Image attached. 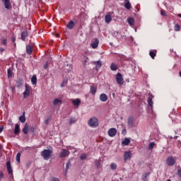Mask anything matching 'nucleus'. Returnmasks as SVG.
Segmentation results:
<instances>
[{
    "label": "nucleus",
    "instance_id": "obj_1",
    "mask_svg": "<svg viewBox=\"0 0 181 181\" xmlns=\"http://www.w3.org/2000/svg\"><path fill=\"white\" fill-rule=\"evenodd\" d=\"M52 153H53L52 148L44 149L41 152V155H42V158H44L45 160H49L50 158V156H52Z\"/></svg>",
    "mask_w": 181,
    "mask_h": 181
},
{
    "label": "nucleus",
    "instance_id": "obj_2",
    "mask_svg": "<svg viewBox=\"0 0 181 181\" xmlns=\"http://www.w3.org/2000/svg\"><path fill=\"white\" fill-rule=\"evenodd\" d=\"M88 125L91 127V128H97L98 127V119L95 117H91L88 122Z\"/></svg>",
    "mask_w": 181,
    "mask_h": 181
},
{
    "label": "nucleus",
    "instance_id": "obj_3",
    "mask_svg": "<svg viewBox=\"0 0 181 181\" xmlns=\"http://www.w3.org/2000/svg\"><path fill=\"white\" fill-rule=\"evenodd\" d=\"M116 81L119 86H124V83H125V81H124V78L122 77V74L120 73H117L116 74Z\"/></svg>",
    "mask_w": 181,
    "mask_h": 181
},
{
    "label": "nucleus",
    "instance_id": "obj_4",
    "mask_svg": "<svg viewBox=\"0 0 181 181\" xmlns=\"http://www.w3.org/2000/svg\"><path fill=\"white\" fill-rule=\"evenodd\" d=\"M25 89L23 93V98H28V97L30 95V90H32V88H30V86H28V84H25Z\"/></svg>",
    "mask_w": 181,
    "mask_h": 181
},
{
    "label": "nucleus",
    "instance_id": "obj_5",
    "mask_svg": "<svg viewBox=\"0 0 181 181\" xmlns=\"http://www.w3.org/2000/svg\"><path fill=\"white\" fill-rule=\"evenodd\" d=\"M166 163L168 166H173L176 163V160L173 157L170 156L167 158Z\"/></svg>",
    "mask_w": 181,
    "mask_h": 181
},
{
    "label": "nucleus",
    "instance_id": "obj_6",
    "mask_svg": "<svg viewBox=\"0 0 181 181\" xmlns=\"http://www.w3.org/2000/svg\"><path fill=\"white\" fill-rule=\"evenodd\" d=\"M132 158V151H129L124 152V159L125 162H127V160H131Z\"/></svg>",
    "mask_w": 181,
    "mask_h": 181
},
{
    "label": "nucleus",
    "instance_id": "obj_7",
    "mask_svg": "<svg viewBox=\"0 0 181 181\" xmlns=\"http://www.w3.org/2000/svg\"><path fill=\"white\" fill-rule=\"evenodd\" d=\"M107 134L111 138H113V136H115L117 135V129L115 128H111L108 130Z\"/></svg>",
    "mask_w": 181,
    "mask_h": 181
},
{
    "label": "nucleus",
    "instance_id": "obj_8",
    "mask_svg": "<svg viewBox=\"0 0 181 181\" xmlns=\"http://www.w3.org/2000/svg\"><path fill=\"white\" fill-rule=\"evenodd\" d=\"M4 2L6 9H11L12 5L11 4L10 0H1Z\"/></svg>",
    "mask_w": 181,
    "mask_h": 181
},
{
    "label": "nucleus",
    "instance_id": "obj_9",
    "mask_svg": "<svg viewBox=\"0 0 181 181\" xmlns=\"http://www.w3.org/2000/svg\"><path fill=\"white\" fill-rule=\"evenodd\" d=\"M127 124H128V126L130 128H134V125H135V124L134 122V117H130L128 118Z\"/></svg>",
    "mask_w": 181,
    "mask_h": 181
},
{
    "label": "nucleus",
    "instance_id": "obj_10",
    "mask_svg": "<svg viewBox=\"0 0 181 181\" xmlns=\"http://www.w3.org/2000/svg\"><path fill=\"white\" fill-rule=\"evenodd\" d=\"M29 36V33H28V30H24L21 33V40L23 42H25L26 40V37Z\"/></svg>",
    "mask_w": 181,
    "mask_h": 181
},
{
    "label": "nucleus",
    "instance_id": "obj_11",
    "mask_svg": "<svg viewBox=\"0 0 181 181\" xmlns=\"http://www.w3.org/2000/svg\"><path fill=\"white\" fill-rule=\"evenodd\" d=\"M152 100H153V96L152 95H149L148 98V104L151 108H153V101H152Z\"/></svg>",
    "mask_w": 181,
    "mask_h": 181
},
{
    "label": "nucleus",
    "instance_id": "obj_12",
    "mask_svg": "<svg viewBox=\"0 0 181 181\" xmlns=\"http://www.w3.org/2000/svg\"><path fill=\"white\" fill-rule=\"evenodd\" d=\"M100 43V40L98 39L95 38V41L92 42L91 47L93 49H97L98 47V44Z\"/></svg>",
    "mask_w": 181,
    "mask_h": 181
},
{
    "label": "nucleus",
    "instance_id": "obj_13",
    "mask_svg": "<svg viewBox=\"0 0 181 181\" xmlns=\"http://www.w3.org/2000/svg\"><path fill=\"white\" fill-rule=\"evenodd\" d=\"M23 86V80L18 78L16 82V86L17 88H21Z\"/></svg>",
    "mask_w": 181,
    "mask_h": 181
},
{
    "label": "nucleus",
    "instance_id": "obj_14",
    "mask_svg": "<svg viewBox=\"0 0 181 181\" xmlns=\"http://www.w3.org/2000/svg\"><path fill=\"white\" fill-rule=\"evenodd\" d=\"M26 53L27 54H32L33 53V47L32 45H27L26 46Z\"/></svg>",
    "mask_w": 181,
    "mask_h": 181
},
{
    "label": "nucleus",
    "instance_id": "obj_15",
    "mask_svg": "<svg viewBox=\"0 0 181 181\" xmlns=\"http://www.w3.org/2000/svg\"><path fill=\"white\" fill-rule=\"evenodd\" d=\"M100 100L103 101V103H105L107 100H108V96L105 93H102L100 95Z\"/></svg>",
    "mask_w": 181,
    "mask_h": 181
},
{
    "label": "nucleus",
    "instance_id": "obj_16",
    "mask_svg": "<svg viewBox=\"0 0 181 181\" xmlns=\"http://www.w3.org/2000/svg\"><path fill=\"white\" fill-rule=\"evenodd\" d=\"M21 133V126L18 124H16L14 129L15 135H19Z\"/></svg>",
    "mask_w": 181,
    "mask_h": 181
},
{
    "label": "nucleus",
    "instance_id": "obj_17",
    "mask_svg": "<svg viewBox=\"0 0 181 181\" xmlns=\"http://www.w3.org/2000/svg\"><path fill=\"white\" fill-rule=\"evenodd\" d=\"M72 104L74 107H78V105L81 104V100H80V99L78 98L75 99L72 101Z\"/></svg>",
    "mask_w": 181,
    "mask_h": 181
},
{
    "label": "nucleus",
    "instance_id": "obj_18",
    "mask_svg": "<svg viewBox=\"0 0 181 181\" xmlns=\"http://www.w3.org/2000/svg\"><path fill=\"white\" fill-rule=\"evenodd\" d=\"M74 26L75 25L74 21H69L66 25L67 29H69L70 30H71V29H74Z\"/></svg>",
    "mask_w": 181,
    "mask_h": 181
},
{
    "label": "nucleus",
    "instance_id": "obj_19",
    "mask_svg": "<svg viewBox=\"0 0 181 181\" xmlns=\"http://www.w3.org/2000/svg\"><path fill=\"white\" fill-rule=\"evenodd\" d=\"M90 93L93 94V95H95V93H97V88L94 86H90Z\"/></svg>",
    "mask_w": 181,
    "mask_h": 181
},
{
    "label": "nucleus",
    "instance_id": "obj_20",
    "mask_svg": "<svg viewBox=\"0 0 181 181\" xmlns=\"http://www.w3.org/2000/svg\"><path fill=\"white\" fill-rule=\"evenodd\" d=\"M94 64H95V70L97 71H98V70H100V67H101L103 63L101 62V61H98V62H95Z\"/></svg>",
    "mask_w": 181,
    "mask_h": 181
},
{
    "label": "nucleus",
    "instance_id": "obj_21",
    "mask_svg": "<svg viewBox=\"0 0 181 181\" xmlns=\"http://www.w3.org/2000/svg\"><path fill=\"white\" fill-rule=\"evenodd\" d=\"M67 155H69L67 150L62 149V152L59 153V158H64V156H67Z\"/></svg>",
    "mask_w": 181,
    "mask_h": 181
},
{
    "label": "nucleus",
    "instance_id": "obj_22",
    "mask_svg": "<svg viewBox=\"0 0 181 181\" xmlns=\"http://www.w3.org/2000/svg\"><path fill=\"white\" fill-rule=\"evenodd\" d=\"M127 23L130 26H134V25H135V20L132 18V17H129L127 18Z\"/></svg>",
    "mask_w": 181,
    "mask_h": 181
},
{
    "label": "nucleus",
    "instance_id": "obj_23",
    "mask_svg": "<svg viewBox=\"0 0 181 181\" xmlns=\"http://www.w3.org/2000/svg\"><path fill=\"white\" fill-rule=\"evenodd\" d=\"M124 3V8L126 9H131L132 8V6L131 5V3L129 2V0H125Z\"/></svg>",
    "mask_w": 181,
    "mask_h": 181
},
{
    "label": "nucleus",
    "instance_id": "obj_24",
    "mask_svg": "<svg viewBox=\"0 0 181 181\" xmlns=\"http://www.w3.org/2000/svg\"><path fill=\"white\" fill-rule=\"evenodd\" d=\"M110 70H112V71L118 70V65L115 63H112L110 65Z\"/></svg>",
    "mask_w": 181,
    "mask_h": 181
},
{
    "label": "nucleus",
    "instance_id": "obj_25",
    "mask_svg": "<svg viewBox=\"0 0 181 181\" xmlns=\"http://www.w3.org/2000/svg\"><path fill=\"white\" fill-rule=\"evenodd\" d=\"M122 145H124V146H128L129 144H131V140L128 138H125L124 140L122 142Z\"/></svg>",
    "mask_w": 181,
    "mask_h": 181
},
{
    "label": "nucleus",
    "instance_id": "obj_26",
    "mask_svg": "<svg viewBox=\"0 0 181 181\" xmlns=\"http://www.w3.org/2000/svg\"><path fill=\"white\" fill-rule=\"evenodd\" d=\"M112 20V18L111 17V15L107 14L105 16V21L106 23H110V22H111Z\"/></svg>",
    "mask_w": 181,
    "mask_h": 181
},
{
    "label": "nucleus",
    "instance_id": "obj_27",
    "mask_svg": "<svg viewBox=\"0 0 181 181\" xmlns=\"http://www.w3.org/2000/svg\"><path fill=\"white\" fill-rule=\"evenodd\" d=\"M149 56L151 57V59H155V57H156V50L150 51Z\"/></svg>",
    "mask_w": 181,
    "mask_h": 181
},
{
    "label": "nucleus",
    "instance_id": "obj_28",
    "mask_svg": "<svg viewBox=\"0 0 181 181\" xmlns=\"http://www.w3.org/2000/svg\"><path fill=\"white\" fill-rule=\"evenodd\" d=\"M23 132L25 135H28V132H29V126H28V124H26L23 127Z\"/></svg>",
    "mask_w": 181,
    "mask_h": 181
},
{
    "label": "nucleus",
    "instance_id": "obj_29",
    "mask_svg": "<svg viewBox=\"0 0 181 181\" xmlns=\"http://www.w3.org/2000/svg\"><path fill=\"white\" fill-rule=\"evenodd\" d=\"M19 121H20L22 124H24V122H26V117H25V112L23 114V115L20 116V117H19Z\"/></svg>",
    "mask_w": 181,
    "mask_h": 181
},
{
    "label": "nucleus",
    "instance_id": "obj_30",
    "mask_svg": "<svg viewBox=\"0 0 181 181\" xmlns=\"http://www.w3.org/2000/svg\"><path fill=\"white\" fill-rule=\"evenodd\" d=\"M31 83L33 86H35L37 83V78H36V76H33L31 78Z\"/></svg>",
    "mask_w": 181,
    "mask_h": 181
},
{
    "label": "nucleus",
    "instance_id": "obj_31",
    "mask_svg": "<svg viewBox=\"0 0 181 181\" xmlns=\"http://www.w3.org/2000/svg\"><path fill=\"white\" fill-rule=\"evenodd\" d=\"M59 104H62V100H60V99H54L53 100V105H59Z\"/></svg>",
    "mask_w": 181,
    "mask_h": 181
},
{
    "label": "nucleus",
    "instance_id": "obj_32",
    "mask_svg": "<svg viewBox=\"0 0 181 181\" xmlns=\"http://www.w3.org/2000/svg\"><path fill=\"white\" fill-rule=\"evenodd\" d=\"M70 166H71V163L70 161H68L66 165L65 173H67L69 169H70Z\"/></svg>",
    "mask_w": 181,
    "mask_h": 181
},
{
    "label": "nucleus",
    "instance_id": "obj_33",
    "mask_svg": "<svg viewBox=\"0 0 181 181\" xmlns=\"http://www.w3.org/2000/svg\"><path fill=\"white\" fill-rule=\"evenodd\" d=\"M76 122H77V119H76V118H74V117L70 118L69 125H73V124H76Z\"/></svg>",
    "mask_w": 181,
    "mask_h": 181
},
{
    "label": "nucleus",
    "instance_id": "obj_34",
    "mask_svg": "<svg viewBox=\"0 0 181 181\" xmlns=\"http://www.w3.org/2000/svg\"><path fill=\"white\" fill-rule=\"evenodd\" d=\"M5 179V173L4 171L0 170V181H3Z\"/></svg>",
    "mask_w": 181,
    "mask_h": 181
},
{
    "label": "nucleus",
    "instance_id": "obj_35",
    "mask_svg": "<svg viewBox=\"0 0 181 181\" xmlns=\"http://www.w3.org/2000/svg\"><path fill=\"white\" fill-rule=\"evenodd\" d=\"M154 147H155V143L153 142L150 143L148 145V151H152V149H153Z\"/></svg>",
    "mask_w": 181,
    "mask_h": 181
},
{
    "label": "nucleus",
    "instance_id": "obj_36",
    "mask_svg": "<svg viewBox=\"0 0 181 181\" xmlns=\"http://www.w3.org/2000/svg\"><path fill=\"white\" fill-rule=\"evenodd\" d=\"M1 45H4V46H6L8 45L6 38H1Z\"/></svg>",
    "mask_w": 181,
    "mask_h": 181
},
{
    "label": "nucleus",
    "instance_id": "obj_37",
    "mask_svg": "<svg viewBox=\"0 0 181 181\" xmlns=\"http://www.w3.org/2000/svg\"><path fill=\"white\" fill-rule=\"evenodd\" d=\"M81 160H84V159H87V154L86 153H82L80 156Z\"/></svg>",
    "mask_w": 181,
    "mask_h": 181
},
{
    "label": "nucleus",
    "instance_id": "obj_38",
    "mask_svg": "<svg viewBox=\"0 0 181 181\" xmlns=\"http://www.w3.org/2000/svg\"><path fill=\"white\" fill-rule=\"evenodd\" d=\"M16 161L18 162V163H21V153H17Z\"/></svg>",
    "mask_w": 181,
    "mask_h": 181
},
{
    "label": "nucleus",
    "instance_id": "obj_39",
    "mask_svg": "<svg viewBox=\"0 0 181 181\" xmlns=\"http://www.w3.org/2000/svg\"><path fill=\"white\" fill-rule=\"evenodd\" d=\"M95 163L97 168H100V165H101V160H95Z\"/></svg>",
    "mask_w": 181,
    "mask_h": 181
},
{
    "label": "nucleus",
    "instance_id": "obj_40",
    "mask_svg": "<svg viewBox=\"0 0 181 181\" xmlns=\"http://www.w3.org/2000/svg\"><path fill=\"white\" fill-rule=\"evenodd\" d=\"M174 30H175V32H179V30H180V25L176 24L174 27Z\"/></svg>",
    "mask_w": 181,
    "mask_h": 181
},
{
    "label": "nucleus",
    "instance_id": "obj_41",
    "mask_svg": "<svg viewBox=\"0 0 181 181\" xmlns=\"http://www.w3.org/2000/svg\"><path fill=\"white\" fill-rule=\"evenodd\" d=\"M110 168H111L112 170H115V169H117V164L112 163L110 165Z\"/></svg>",
    "mask_w": 181,
    "mask_h": 181
},
{
    "label": "nucleus",
    "instance_id": "obj_42",
    "mask_svg": "<svg viewBox=\"0 0 181 181\" xmlns=\"http://www.w3.org/2000/svg\"><path fill=\"white\" fill-rule=\"evenodd\" d=\"M7 171H8V175H13V170H12V167L7 168Z\"/></svg>",
    "mask_w": 181,
    "mask_h": 181
},
{
    "label": "nucleus",
    "instance_id": "obj_43",
    "mask_svg": "<svg viewBox=\"0 0 181 181\" xmlns=\"http://www.w3.org/2000/svg\"><path fill=\"white\" fill-rule=\"evenodd\" d=\"M7 74H8V77H12V70L11 69H8L7 70Z\"/></svg>",
    "mask_w": 181,
    "mask_h": 181
},
{
    "label": "nucleus",
    "instance_id": "obj_44",
    "mask_svg": "<svg viewBox=\"0 0 181 181\" xmlns=\"http://www.w3.org/2000/svg\"><path fill=\"white\" fill-rule=\"evenodd\" d=\"M160 15L162 16H168V15L166 14V11H165L164 10L160 11Z\"/></svg>",
    "mask_w": 181,
    "mask_h": 181
},
{
    "label": "nucleus",
    "instance_id": "obj_45",
    "mask_svg": "<svg viewBox=\"0 0 181 181\" xmlns=\"http://www.w3.org/2000/svg\"><path fill=\"white\" fill-rule=\"evenodd\" d=\"M67 84V80L64 79L61 84V87H64Z\"/></svg>",
    "mask_w": 181,
    "mask_h": 181
},
{
    "label": "nucleus",
    "instance_id": "obj_46",
    "mask_svg": "<svg viewBox=\"0 0 181 181\" xmlns=\"http://www.w3.org/2000/svg\"><path fill=\"white\" fill-rule=\"evenodd\" d=\"M12 168V165H11V160L7 161L6 163V168Z\"/></svg>",
    "mask_w": 181,
    "mask_h": 181
},
{
    "label": "nucleus",
    "instance_id": "obj_47",
    "mask_svg": "<svg viewBox=\"0 0 181 181\" xmlns=\"http://www.w3.org/2000/svg\"><path fill=\"white\" fill-rule=\"evenodd\" d=\"M148 176H149V174L145 173L144 175L143 176V180H145V179H146V177H148Z\"/></svg>",
    "mask_w": 181,
    "mask_h": 181
},
{
    "label": "nucleus",
    "instance_id": "obj_48",
    "mask_svg": "<svg viewBox=\"0 0 181 181\" xmlns=\"http://www.w3.org/2000/svg\"><path fill=\"white\" fill-rule=\"evenodd\" d=\"M177 175L180 177H181V169L177 170Z\"/></svg>",
    "mask_w": 181,
    "mask_h": 181
},
{
    "label": "nucleus",
    "instance_id": "obj_49",
    "mask_svg": "<svg viewBox=\"0 0 181 181\" xmlns=\"http://www.w3.org/2000/svg\"><path fill=\"white\" fill-rule=\"evenodd\" d=\"M52 181H60V180H59V178L53 177Z\"/></svg>",
    "mask_w": 181,
    "mask_h": 181
},
{
    "label": "nucleus",
    "instance_id": "obj_50",
    "mask_svg": "<svg viewBox=\"0 0 181 181\" xmlns=\"http://www.w3.org/2000/svg\"><path fill=\"white\" fill-rule=\"evenodd\" d=\"M83 66H84V67H86V66H87V59H85L83 61Z\"/></svg>",
    "mask_w": 181,
    "mask_h": 181
},
{
    "label": "nucleus",
    "instance_id": "obj_51",
    "mask_svg": "<svg viewBox=\"0 0 181 181\" xmlns=\"http://www.w3.org/2000/svg\"><path fill=\"white\" fill-rule=\"evenodd\" d=\"M45 124L46 125H49V119H47L45 121Z\"/></svg>",
    "mask_w": 181,
    "mask_h": 181
},
{
    "label": "nucleus",
    "instance_id": "obj_52",
    "mask_svg": "<svg viewBox=\"0 0 181 181\" xmlns=\"http://www.w3.org/2000/svg\"><path fill=\"white\" fill-rule=\"evenodd\" d=\"M2 131H4V126H0V134L1 132H2Z\"/></svg>",
    "mask_w": 181,
    "mask_h": 181
},
{
    "label": "nucleus",
    "instance_id": "obj_53",
    "mask_svg": "<svg viewBox=\"0 0 181 181\" xmlns=\"http://www.w3.org/2000/svg\"><path fill=\"white\" fill-rule=\"evenodd\" d=\"M12 42H15L16 40V37H13L12 39H11Z\"/></svg>",
    "mask_w": 181,
    "mask_h": 181
},
{
    "label": "nucleus",
    "instance_id": "obj_54",
    "mask_svg": "<svg viewBox=\"0 0 181 181\" xmlns=\"http://www.w3.org/2000/svg\"><path fill=\"white\" fill-rule=\"evenodd\" d=\"M0 52L2 53L3 52H5V49L1 47L0 48Z\"/></svg>",
    "mask_w": 181,
    "mask_h": 181
},
{
    "label": "nucleus",
    "instance_id": "obj_55",
    "mask_svg": "<svg viewBox=\"0 0 181 181\" xmlns=\"http://www.w3.org/2000/svg\"><path fill=\"white\" fill-rule=\"evenodd\" d=\"M47 67H49V66L47 65V63L46 64L44 65V69H47Z\"/></svg>",
    "mask_w": 181,
    "mask_h": 181
},
{
    "label": "nucleus",
    "instance_id": "obj_56",
    "mask_svg": "<svg viewBox=\"0 0 181 181\" xmlns=\"http://www.w3.org/2000/svg\"><path fill=\"white\" fill-rule=\"evenodd\" d=\"M177 138H179V136H175V139H177Z\"/></svg>",
    "mask_w": 181,
    "mask_h": 181
},
{
    "label": "nucleus",
    "instance_id": "obj_57",
    "mask_svg": "<svg viewBox=\"0 0 181 181\" xmlns=\"http://www.w3.org/2000/svg\"><path fill=\"white\" fill-rule=\"evenodd\" d=\"M177 16H178L179 18H181V14H178Z\"/></svg>",
    "mask_w": 181,
    "mask_h": 181
},
{
    "label": "nucleus",
    "instance_id": "obj_58",
    "mask_svg": "<svg viewBox=\"0 0 181 181\" xmlns=\"http://www.w3.org/2000/svg\"><path fill=\"white\" fill-rule=\"evenodd\" d=\"M2 149V145H0V151Z\"/></svg>",
    "mask_w": 181,
    "mask_h": 181
},
{
    "label": "nucleus",
    "instance_id": "obj_59",
    "mask_svg": "<svg viewBox=\"0 0 181 181\" xmlns=\"http://www.w3.org/2000/svg\"><path fill=\"white\" fill-rule=\"evenodd\" d=\"M179 74H180V76L181 77V71H180Z\"/></svg>",
    "mask_w": 181,
    "mask_h": 181
},
{
    "label": "nucleus",
    "instance_id": "obj_60",
    "mask_svg": "<svg viewBox=\"0 0 181 181\" xmlns=\"http://www.w3.org/2000/svg\"><path fill=\"white\" fill-rule=\"evenodd\" d=\"M167 181H172V180H168Z\"/></svg>",
    "mask_w": 181,
    "mask_h": 181
}]
</instances>
